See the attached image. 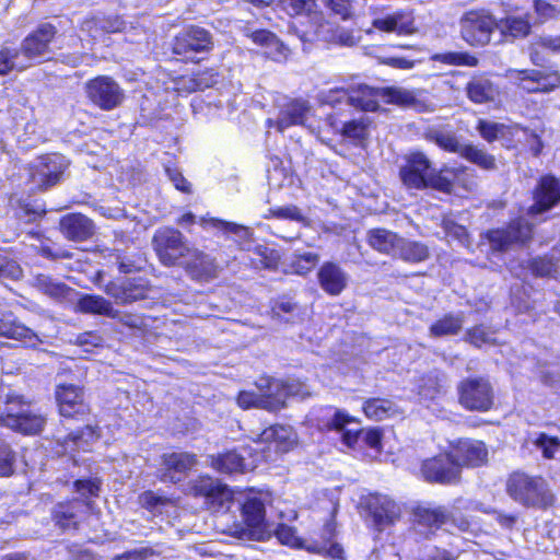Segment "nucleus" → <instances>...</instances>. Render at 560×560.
Segmentation results:
<instances>
[{
  "instance_id": "f257e3e1",
  "label": "nucleus",
  "mask_w": 560,
  "mask_h": 560,
  "mask_svg": "<svg viewBox=\"0 0 560 560\" xmlns=\"http://www.w3.org/2000/svg\"><path fill=\"white\" fill-rule=\"evenodd\" d=\"M315 421L319 430L342 432V441L349 447L358 442L360 435L371 448L380 450L381 447L382 432L378 429L360 430L355 418L343 410L331 406L323 407L317 411Z\"/></svg>"
},
{
  "instance_id": "f03ea898",
  "label": "nucleus",
  "mask_w": 560,
  "mask_h": 560,
  "mask_svg": "<svg viewBox=\"0 0 560 560\" xmlns=\"http://www.w3.org/2000/svg\"><path fill=\"white\" fill-rule=\"evenodd\" d=\"M508 494L525 508L546 510L555 504L556 497L549 482L541 476L514 471L506 480Z\"/></svg>"
},
{
  "instance_id": "7ed1b4c3",
  "label": "nucleus",
  "mask_w": 560,
  "mask_h": 560,
  "mask_svg": "<svg viewBox=\"0 0 560 560\" xmlns=\"http://www.w3.org/2000/svg\"><path fill=\"white\" fill-rule=\"evenodd\" d=\"M213 48V38L203 27L191 25L177 33L172 43V51L183 60L194 61L198 54H207Z\"/></svg>"
},
{
  "instance_id": "20e7f679",
  "label": "nucleus",
  "mask_w": 560,
  "mask_h": 560,
  "mask_svg": "<svg viewBox=\"0 0 560 560\" xmlns=\"http://www.w3.org/2000/svg\"><path fill=\"white\" fill-rule=\"evenodd\" d=\"M257 258L254 259L256 268L281 269L284 272L305 275L318 262V256L305 252L294 256L290 262L280 261V255L273 247H255Z\"/></svg>"
},
{
  "instance_id": "39448f33",
  "label": "nucleus",
  "mask_w": 560,
  "mask_h": 560,
  "mask_svg": "<svg viewBox=\"0 0 560 560\" xmlns=\"http://www.w3.org/2000/svg\"><path fill=\"white\" fill-rule=\"evenodd\" d=\"M458 401L467 410L485 412L492 408L494 393L490 382L483 377H467L458 386Z\"/></svg>"
},
{
  "instance_id": "423d86ee",
  "label": "nucleus",
  "mask_w": 560,
  "mask_h": 560,
  "mask_svg": "<svg viewBox=\"0 0 560 560\" xmlns=\"http://www.w3.org/2000/svg\"><path fill=\"white\" fill-rule=\"evenodd\" d=\"M68 165V160L58 153L39 156L30 165V182L36 189H47L60 180Z\"/></svg>"
},
{
  "instance_id": "0eeeda50",
  "label": "nucleus",
  "mask_w": 560,
  "mask_h": 560,
  "mask_svg": "<svg viewBox=\"0 0 560 560\" xmlns=\"http://www.w3.org/2000/svg\"><path fill=\"white\" fill-rule=\"evenodd\" d=\"M459 26L462 37L467 44L485 46L490 43L498 22L487 11H469L462 16Z\"/></svg>"
},
{
  "instance_id": "6e6552de",
  "label": "nucleus",
  "mask_w": 560,
  "mask_h": 560,
  "mask_svg": "<svg viewBox=\"0 0 560 560\" xmlns=\"http://www.w3.org/2000/svg\"><path fill=\"white\" fill-rule=\"evenodd\" d=\"M189 492L195 497H202L206 503L215 511H228L233 502V491L219 480L202 476L194 480Z\"/></svg>"
},
{
  "instance_id": "1a4fd4ad",
  "label": "nucleus",
  "mask_w": 560,
  "mask_h": 560,
  "mask_svg": "<svg viewBox=\"0 0 560 560\" xmlns=\"http://www.w3.org/2000/svg\"><path fill=\"white\" fill-rule=\"evenodd\" d=\"M89 100L103 110H112L124 100V91L107 75L96 77L85 84Z\"/></svg>"
},
{
  "instance_id": "9d476101",
  "label": "nucleus",
  "mask_w": 560,
  "mask_h": 560,
  "mask_svg": "<svg viewBox=\"0 0 560 560\" xmlns=\"http://www.w3.org/2000/svg\"><path fill=\"white\" fill-rule=\"evenodd\" d=\"M361 505L369 513L377 530L394 524L400 516V508L387 495L368 494L362 498Z\"/></svg>"
},
{
  "instance_id": "9b49d317",
  "label": "nucleus",
  "mask_w": 560,
  "mask_h": 560,
  "mask_svg": "<svg viewBox=\"0 0 560 560\" xmlns=\"http://www.w3.org/2000/svg\"><path fill=\"white\" fill-rule=\"evenodd\" d=\"M242 514L246 525L242 536L256 540H264L270 536L271 525L266 522L265 504L259 498H247L242 504Z\"/></svg>"
},
{
  "instance_id": "f8f14e48",
  "label": "nucleus",
  "mask_w": 560,
  "mask_h": 560,
  "mask_svg": "<svg viewBox=\"0 0 560 560\" xmlns=\"http://www.w3.org/2000/svg\"><path fill=\"white\" fill-rule=\"evenodd\" d=\"M421 474L429 482L451 483L459 477V463L450 454H440L425 459L421 465Z\"/></svg>"
},
{
  "instance_id": "ddd939ff",
  "label": "nucleus",
  "mask_w": 560,
  "mask_h": 560,
  "mask_svg": "<svg viewBox=\"0 0 560 560\" xmlns=\"http://www.w3.org/2000/svg\"><path fill=\"white\" fill-rule=\"evenodd\" d=\"M258 453L253 454L246 446L229 451L211 457V466L222 474L243 472L252 470L257 465Z\"/></svg>"
},
{
  "instance_id": "4468645a",
  "label": "nucleus",
  "mask_w": 560,
  "mask_h": 560,
  "mask_svg": "<svg viewBox=\"0 0 560 560\" xmlns=\"http://www.w3.org/2000/svg\"><path fill=\"white\" fill-rule=\"evenodd\" d=\"M89 510L85 500L73 499L58 502L51 509V520L61 532L78 530L79 524Z\"/></svg>"
},
{
  "instance_id": "2eb2a0df",
  "label": "nucleus",
  "mask_w": 560,
  "mask_h": 560,
  "mask_svg": "<svg viewBox=\"0 0 560 560\" xmlns=\"http://www.w3.org/2000/svg\"><path fill=\"white\" fill-rule=\"evenodd\" d=\"M55 34V27L46 23L40 25L33 34L28 35L23 40L19 52L22 61L26 62V68L47 55L48 46Z\"/></svg>"
},
{
  "instance_id": "dca6fc26",
  "label": "nucleus",
  "mask_w": 560,
  "mask_h": 560,
  "mask_svg": "<svg viewBox=\"0 0 560 560\" xmlns=\"http://www.w3.org/2000/svg\"><path fill=\"white\" fill-rule=\"evenodd\" d=\"M252 434L256 444H267L269 450L273 448L277 453H288L298 442L295 431L289 425H270L260 433Z\"/></svg>"
},
{
  "instance_id": "f3484780",
  "label": "nucleus",
  "mask_w": 560,
  "mask_h": 560,
  "mask_svg": "<svg viewBox=\"0 0 560 560\" xmlns=\"http://www.w3.org/2000/svg\"><path fill=\"white\" fill-rule=\"evenodd\" d=\"M517 85L528 93H548L560 86V73L558 71L521 70L517 71Z\"/></svg>"
},
{
  "instance_id": "a211bd4d",
  "label": "nucleus",
  "mask_w": 560,
  "mask_h": 560,
  "mask_svg": "<svg viewBox=\"0 0 560 560\" xmlns=\"http://www.w3.org/2000/svg\"><path fill=\"white\" fill-rule=\"evenodd\" d=\"M55 394L61 417L72 418L89 412V406L83 399L80 387L72 384H60L56 387Z\"/></svg>"
},
{
  "instance_id": "6ab92c4d",
  "label": "nucleus",
  "mask_w": 560,
  "mask_h": 560,
  "mask_svg": "<svg viewBox=\"0 0 560 560\" xmlns=\"http://www.w3.org/2000/svg\"><path fill=\"white\" fill-rule=\"evenodd\" d=\"M560 202V180L551 175L542 176L535 190L534 203L529 208L533 214L550 210Z\"/></svg>"
},
{
  "instance_id": "aec40b11",
  "label": "nucleus",
  "mask_w": 560,
  "mask_h": 560,
  "mask_svg": "<svg viewBox=\"0 0 560 560\" xmlns=\"http://www.w3.org/2000/svg\"><path fill=\"white\" fill-rule=\"evenodd\" d=\"M311 114L312 105L308 101L304 98L290 100L279 109L276 129L279 132H283L285 129L293 126H305Z\"/></svg>"
},
{
  "instance_id": "412c9836",
  "label": "nucleus",
  "mask_w": 560,
  "mask_h": 560,
  "mask_svg": "<svg viewBox=\"0 0 560 560\" xmlns=\"http://www.w3.org/2000/svg\"><path fill=\"white\" fill-rule=\"evenodd\" d=\"M265 383L269 384V392L272 401H266L269 411H277L284 407L285 400L289 397L304 398L310 395L307 387L296 381L283 382L275 378H265Z\"/></svg>"
},
{
  "instance_id": "4be33fe9",
  "label": "nucleus",
  "mask_w": 560,
  "mask_h": 560,
  "mask_svg": "<svg viewBox=\"0 0 560 560\" xmlns=\"http://www.w3.org/2000/svg\"><path fill=\"white\" fill-rule=\"evenodd\" d=\"M383 103L411 108L420 113L432 110L431 104L422 97L421 92L401 86L383 88Z\"/></svg>"
},
{
  "instance_id": "5701e85b",
  "label": "nucleus",
  "mask_w": 560,
  "mask_h": 560,
  "mask_svg": "<svg viewBox=\"0 0 560 560\" xmlns=\"http://www.w3.org/2000/svg\"><path fill=\"white\" fill-rule=\"evenodd\" d=\"M339 97H347V103L365 112H375L383 102V88L360 84L350 91H337Z\"/></svg>"
},
{
  "instance_id": "b1692460",
  "label": "nucleus",
  "mask_w": 560,
  "mask_h": 560,
  "mask_svg": "<svg viewBox=\"0 0 560 560\" xmlns=\"http://www.w3.org/2000/svg\"><path fill=\"white\" fill-rule=\"evenodd\" d=\"M427 187L451 194L456 187L470 189L465 167H445L428 176Z\"/></svg>"
},
{
  "instance_id": "393cba45",
  "label": "nucleus",
  "mask_w": 560,
  "mask_h": 560,
  "mask_svg": "<svg viewBox=\"0 0 560 560\" xmlns=\"http://www.w3.org/2000/svg\"><path fill=\"white\" fill-rule=\"evenodd\" d=\"M60 232L72 242H86L95 232L92 220L81 213H71L61 218Z\"/></svg>"
},
{
  "instance_id": "a878e982",
  "label": "nucleus",
  "mask_w": 560,
  "mask_h": 560,
  "mask_svg": "<svg viewBox=\"0 0 560 560\" xmlns=\"http://www.w3.org/2000/svg\"><path fill=\"white\" fill-rule=\"evenodd\" d=\"M413 514L418 523L427 526L441 527L452 520L454 525L460 530H466L468 527V523L466 521L460 520L457 522L452 517L446 508L440 505H432L430 503L421 504L415 509Z\"/></svg>"
},
{
  "instance_id": "bb28decb",
  "label": "nucleus",
  "mask_w": 560,
  "mask_h": 560,
  "mask_svg": "<svg viewBox=\"0 0 560 560\" xmlns=\"http://www.w3.org/2000/svg\"><path fill=\"white\" fill-rule=\"evenodd\" d=\"M533 226L525 219H518L510 223L504 230L491 231L489 241L495 245L525 244L530 241Z\"/></svg>"
},
{
  "instance_id": "cd10ccee",
  "label": "nucleus",
  "mask_w": 560,
  "mask_h": 560,
  "mask_svg": "<svg viewBox=\"0 0 560 560\" xmlns=\"http://www.w3.org/2000/svg\"><path fill=\"white\" fill-rule=\"evenodd\" d=\"M452 456L462 466L477 467L487 462L488 450L480 441L462 440L454 446Z\"/></svg>"
},
{
  "instance_id": "c85d7f7f",
  "label": "nucleus",
  "mask_w": 560,
  "mask_h": 560,
  "mask_svg": "<svg viewBox=\"0 0 560 560\" xmlns=\"http://www.w3.org/2000/svg\"><path fill=\"white\" fill-rule=\"evenodd\" d=\"M0 422L3 427L24 434H36L43 430L45 418L30 411L20 413L8 412L0 418Z\"/></svg>"
},
{
  "instance_id": "c756f323",
  "label": "nucleus",
  "mask_w": 560,
  "mask_h": 560,
  "mask_svg": "<svg viewBox=\"0 0 560 560\" xmlns=\"http://www.w3.org/2000/svg\"><path fill=\"white\" fill-rule=\"evenodd\" d=\"M317 277L320 288L329 295H339L348 284V275L335 262H325Z\"/></svg>"
},
{
  "instance_id": "7c9ffc66",
  "label": "nucleus",
  "mask_w": 560,
  "mask_h": 560,
  "mask_svg": "<svg viewBox=\"0 0 560 560\" xmlns=\"http://www.w3.org/2000/svg\"><path fill=\"white\" fill-rule=\"evenodd\" d=\"M0 336L13 339H24L34 347L39 338L30 328L16 320L12 312L0 310Z\"/></svg>"
},
{
  "instance_id": "2f4dec72",
  "label": "nucleus",
  "mask_w": 560,
  "mask_h": 560,
  "mask_svg": "<svg viewBox=\"0 0 560 560\" xmlns=\"http://www.w3.org/2000/svg\"><path fill=\"white\" fill-rule=\"evenodd\" d=\"M373 26L383 32H397L399 34H410L416 31L413 18L404 11L375 19Z\"/></svg>"
},
{
  "instance_id": "473e14b6",
  "label": "nucleus",
  "mask_w": 560,
  "mask_h": 560,
  "mask_svg": "<svg viewBox=\"0 0 560 560\" xmlns=\"http://www.w3.org/2000/svg\"><path fill=\"white\" fill-rule=\"evenodd\" d=\"M162 459L167 470V478L174 482L180 480V477H176V474L185 475L192 469L198 462L195 454L187 452L164 454Z\"/></svg>"
},
{
  "instance_id": "72a5a7b5",
  "label": "nucleus",
  "mask_w": 560,
  "mask_h": 560,
  "mask_svg": "<svg viewBox=\"0 0 560 560\" xmlns=\"http://www.w3.org/2000/svg\"><path fill=\"white\" fill-rule=\"evenodd\" d=\"M467 97L476 104L492 102L499 94L498 88L486 77H474L466 85Z\"/></svg>"
},
{
  "instance_id": "f704fd0d",
  "label": "nucleus",
  "mask_w": 560,
  "mask_h": 560,
  "mask_svg": "<svg viewBox=\"0 0 560 560\" xmlns=\"http://www.w3.org/2000/svg\"><path fill=\"white\" fill-rule=\"evenodd\" d=\"M335 522L332 520L327 522L323 529V541L311 542L306 545L305 549L311 552L329 557L331 559L343 560V548L337 542H330L331 538L335 535Z\"/></svg>"
},
{
  "instance_id": "c9c22d12",
  "label": "nucleus",
  "mask_w": 560,
  "mask_h": 560,
  "mask_svg": "<svg viewBox=\"0 0 560 560\" xmlns=\"http://www.w3.org/2000/svg\"><path fill=\"white\" fill-rule=\"evenodd\" d=\"M464 322L463 312L445 314L430 326V336L434 338L455 336L462 330Z\"/></svg>"
},
{
  "instance_id": "e433bc0d",
  "label": "nucleus",
  "mask_w": 560,
  "mask_h": 560,
  "mask_svg": "<svg viewBox=\"0 0 560 560\" xmlns=\"http://www.w3.org/2000/svg\"><path fill=\"white\" fill-rule=\"evenodd\" d=\"M105 292L120 303H131L140 299V282L138 278L127 279L121 283L109 282Z\"/></svg>"
},
{
  "instance_id": "4c0bfd02",
  "label": "nucleus",
  "mask_w": 560,
  "mask_h": 560,
  "mask_svg": "<svg viewBox=\"0 0 560 560\" xmlns=\"http://www.w3.org/2000/svg\"><path fill=\"white\" fill-rule=\"evenodd\" d=\"M77 306L82 313L105 315L113 318L117 315L112 303L100 295L85 294L79 299Z\"/></svg>"
},
{
  "instance_id": "58836bf2",
  "label": "nucleus",
  "mask_w": 560,
  "mask_h": 560,
  "mask_svg": "<svg viewBox=\"0 0 560 560\" xmlns=\"http://www.w3.org/2000/svg\"><path fill=\"white\" fill-rule=\"evenodd\" d=\"M252 38L255 43L266 46L268 49L266 54L275 60L285 59L289 49L277 38L272 33L260 30L252 34Z\"/></svg>"
},
{
  "instance_id": "ea45409f",
  "label": "nucleus",
  "mask_w": 560,
  "mask_h": 560,
  "mask_svg": "<svg viewBox=\"0 0 560 560\" xmlns=\"http://www.w3.org/2000/svg\"><path fill=\"white\" fill-rule=\"evenodd\" d=\"M424 137L443 150L458 153L459 155L465 147V143H460L454 132L444 129L430 128L425 131Z\"/></svg>"
},
{
  "instance_id": "a19ab883",
  "label": "nucleus",
  "mask_w": 560,
  "mask_h": 560,
  "mask_svg": "<svg viewBox=\"0 0 560 560\" xmlns=\"http://www.w3.org/2000/svg\"><path fill=\"white\" fill-rule=\"evenodd\" d=\"M264 381L265 380H261L258 384V388L260 390L259 394L247 390L240 393L237 404L241 408L248 409L250 407H257L269 411V408L266 406L268 405L266 401H272V398L269 392V384Z\"/></svg>"
},
{
  "instance_id": "79ce46f5",
  "label": "nucleus",
  "mask_w": 560,
  "mask_h": 560,
  "mask_svg": "<svg viewBox=\"0 0 560 560\" xmlns=\"http://www.w3.org/2000/svg\"><path fill=\"white\" fill-rule=\"evenodd\" d=\"M363 411L369 419L381 421L398 413V407L388 399L371 398L364 402Z\"/></svg>"
},
{
  "instance_id": "37998d69",
  "label": "nucleus",
  "mask_w": 560,
  "mask_h": 560,
  "mask_svg": "<svg viewBox=\"0 0 560 560\" xmlns=\"http://www.w3.org/2000/svg\"><path fill=\"white\" fill-rule=\"evenodd\" d=\"M460 156L476 164L482 170L493 171L497 168L495 158L485 149L471 143H465Z\"/></svg>"
},
{
  "instance_id": "c03bdc74",
  "label": "nucleus",
  "mask_w": 560,
  "mask_h": 560,
  "mask_svg": "<svg viewBox=\"0 0 560 560\" xmlns=\"http://www.w3.org/2000/svg\"><path fill=\"white\" fill-rule=\"evenodd\" d=\"M498 30L503 36H511L513 38L525 37L529 34L530 24L526 18L509 16L505 20L498 22Z\"/></svg>"
},
{
  "instance_id": "a18cd8bd",
  "label": "nucleus",
  "mask_w": 560,
  "mask_h": 560,
  "mask_svg": "<svg viewBox=\"0 0 560 560\" xmlns=\"http://www.w3.org/2000/svg\"><path fill=\"white\" fill-rule=\"evenodd\" d=\"M281 3L289 15H306L315 20L319 16L316 0H281Z\"/></svg>"
},
{
  "instance_id": "49530a36",
  "label": "nucleus",
  "mask_w": 560,
  "mask_h": 560,
  "mask_svg": "<svg viewBox=\"0 0 560 560\" xmlns=\"http://www.w3.org/2000/svg\"><path fill=\"white\" fill-rule=\"evenodd\" d=\"M476 129L480 137L489 143L510 135L509 126L486 119H479Z\"/></svg>"
},
{
  "instance_id": "de8ad7c7",
  "label": "nucleus",
  "mask_w": 560,
  "mask_h": 560,
  "mask_svg": "<svg viewBox=\"0 0 560 560\" xmlns=\"http://www.w3.org/2000/svg\"><path fill=\"white\" fill-rule=\"evenodd\" d=\"M97 438L96 430L92 425H85L80 430L70 432L65 438L63 443L68 445L71 442L72 448L85 451Z\"/></svg>"
},
{
  "instance_id": "09e8293b",
  "label": "nucleus",
  "mask_w": 560,
  "mask_h": 560,
  "mask_svg": "<svg viewBox=\"0 0 560 560\" xmlns=\"http://www.w3.org/2000/svg\"><path fill=\"white\" fill-rule=\"evenodd\" d=\"M35 283L38 290L54 299L66 298L70 290L65 283L57 282L46 275H38Z\"/></svg>"
},
{
  "instance_id": "8fccbe9b",
  "label": "nucleus",
  "mask_w": 560,
  "mask_h": 560,
  "mask_svg": "<svg viewBox=\"0 0 560 560\" xmlns=\"http://www.w3.org/2000/svg\"><path fill=\"white\" fill-rule=\"evenodd\" d=\"M217 74L213 71H206L198 73L192 78H184L179 83L178 90H185L187 92H195L197 90H205L217 83Z\"/></svg>"
},
{
  "instance_id": "3c124183",
  "label": "nucleus",
  "mask_w": 560,
  "mask_h": 560,
  "mask_svg": "<svg viewBox=\"0 0 560 560\" xmlns=\"http://www.w3.org/2000/svg\"><path fill=\"white\" fill-rule=\"evenodd\" d=\"M549 50L553 54H560V35L558 36H541L532 45L530 59L534 63L539 65L542 59L540 51Z\"/></svg>"
},
{
  "instance_id": "603ef678",
  "label": "nucleus",
  "mask_w": 560,
  "mask_h": 560,
  "mask_svg": "<svg viewBox=\"0 0 560 560\" xmlns=\"http://www.w3.org/2000/svg\"><path fill=\"white\" fill-rule=\"evenodd\" d=\"M14 69H26V62L22 61L19 50L10 48L0 50V74H7Z\"/></svg>"
},
{
  "instance_id": "864d4df0",
  "label": "nucleus",
  "mask_w": 560,
  "mask_h": 560,
  "mask_svg": "<svg viewBox=\"0 0 560 560\" xmlns=\"http://www.w3.org/2000/svg\"><path fill=\"white\" fill-rule=\"evenodd\" d=\"M532 443L541 451L546 459L555 457L556 452L560 447V440L558 438H550L546 433H537L530 438Z\"/></svg>"
},
{
  "instance_id": "5fc2aeb1",
  "label": "nucleus",
  "mask_w": 560,
  "mask_h": 560,
  "mask_svg": "<svg viewBox=\"0 0 560 560\" xmlns=\"http://www.w3.org/2000/svg\"><path fill=\"white\" fill-rule=\"evenodd\" d=\"M428 176L415 171L407 164L400 170V178L404 185L412 189L427 188Z\"/></svg>"
},
{
  "instance_id": "6e6d98bb",
  "label": "nucleus",
  "mask_w": 560,
  "mask_h": 560,
  "mask_svg": "<svg viewBox=\"0 0 560 560\" xmlns=\"http://www.w3.org/2000/svg\"><path fill=\"white\" fill-rule=\"evenodd\" d=\"M15 453L10 444L0 438V476L8 477L14 471Z\"/></svg>"
},
{
  "instance_id": "4d7b16f0",
  "label": "nucleus",
  "mask_w": 560,
  "mask_h": 560,
  "mask_svg": "<svg viewBox=\"0 0 560 560\" xmlns=\"http://www.w3.org/2000/svg\"><path fill=\"white\" fill-rule=\"evenodd\" d=\"M341 135L352 140H363L368 137V121L361 118L345 122Z\"/></svg>"
},
{
  "instance_id": "13d9d810",
  "label": "nucleus",
  "mask_w": 560,
  "mask_h": 560,
  "mask_svg": "<svg viewBox=\"0 0 560 560\" xmlns=\"http://www.w3.org/2000/svg\"><path fill=\"white\" fill-rule=\"evenodd\" d=\"M440 61L446 65H453V66H466V67H476L479 63V60L477 57L468 54V52H446L443 55H440L438 57Z\"/></svg>"
},
{
  "instance_id": "bf43d9fd",
  "label": "nucleus",
  "mask_w": 560,
  "mask_h": 560,
  "mask_svg": "<svg viewBox=\"0 0 560 560\" xmlns=\"http://www.w3.org/2000/svg\"><path fill=\"white\" fill-rule=\"evenodd\" d=\"M275 532L278 540L282 545L305 548L304 542L298 537L295 529L287 525H278L276 528L271 526V533Z\"/></svg>"
},
{
  "instance_id": "052dcab7",
  "label": "nucleus",
  "mask_w": 560,
  "mask_h": 560,
  "mask_svg": "<svg viewBox=\"0 0 560 560\" xmlns=\"http://www.w3.org/2000/svg\"><path fill=\"white\" fill-rule=\"evenodd\" d=\"M466 340L476 347L494 343V337L485 326H476L466 334Z\"/></svg>"
},
{
  "instance_id": "680f3d73",
  "label": "nucleus",
  "mask_w": 560,
  "mask_h": 560,
  "mask_svg": "<svg viewBox=\"0 0 560 560\" xmlns=\"http://www.w3.org/2000/svg\"><path fill=\"white\" fill-rule=\"evenodd\" d=\"M72 342L89 352L93 348L103 346L104 338L95 331H84L75 335Z\"/></svg>"
},
{
  "instance_id": "e2e57ef3",
  "label": "nucleus",
  "mask_w": 560,
  "mask_h": 560,
  "mask_svg": "<svg viewBox=\"0 0 560 560\" xmlns=\"http://www.w3.org/2000/svg\"><path fill=\"white\" fill-rule=\"evenodd\" d=\"M394 255H399L404 260L417 262L428 257V247H390Z\"/></svg>"
},
{
  "instance_id": "0e129e2a",
  "label": "nucleus",
  "mask_w": 560,
  "mask_h": 560,
  "mask_svg": "<svg viewBox=\"0 0 560 560\" xmlns=\"http://www.w3.org/2000/svg\"><path fill=\"white\" fill-rule=\"evenodd\" d=\"M270 213L273 218L291 220L303 224L306 223L304 214L293 205L271 209Z\"/></svg>"
},
{
  "instance_id": "69168bd1",
  "label": "nucleus",
  "mask_w": 560,
  "mask_h": 560,
  "mask_svg": "<svg viewBox=\"0 0 560 560\" xmlns=\"http://www.w3.org/2000/svg\"><path fill=\"white\" fill-rule=\"evenodd\" d=\"M182 248L183 247H154L156 255L166 266L185 265V261L180 257L183 254L179 253Z\"/></svg>"
},
{
  "instance_id": "338daca9",
  "label": "nucleus",
  "mask_w": 560,
  "mask_h": 560,
  "mask_svg": "<svg viewBox=\"0 0 560 560\" xmlns=\"http://www.w3.org/2000/svg\"><path fill=\"white\" fill-rule=\"evenodd\" d=\"M530 269L532 272L538 277H550L557 271L555 261L547 257L533 259L530 261Z\"/></svg>"
},
{
  "instance_id": "774afa93",
  "label": "nucleus",
  "mask_w": 560,
  "mask_h": 560,
  "mask_svg": "<svg viewBox=\"0 0 560 560\" xmlns=\"http://www.w3.org/2000/svg\"><path fill=\"white\" fill-rule=\"evenodd\" d=\"M538 20L544 23L560 15V8L544 0H536L534 3Z\"/></svg>"
}]
</instances>
